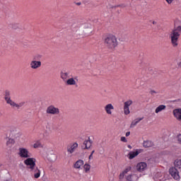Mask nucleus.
<instances>
[{"instance_id": "nucleus-1", "label": "nucleus", "mask_w": 181, "mask_h": 181, "mask_svg": "<svg viewBox=\"0 0 181 181\" xmlns=\"http://www.w3.org/2000/svg\"><path fill=\"white\" fill-rule=\"evenodd\" d=\"M180 35L181 25L175 27L174 29L171 30L169 37L173 47H177V46H179V37H180Z\"/></svg>"}, {"instance_id": "nucleus-2", "label": "nucleus", "mask_w": 181, "mask_h": 181, "mask_svg": "<svg viewBox=\"0 0 181 181\" xmlns=\"http://www.w3.org/2000/svg\"><path fill=\"white\" fill-rule=\"evenodd\" d=\"M4 100L6 103V104H8V105H11L12 108H16L17 110H19L21 108V107H23L25 105V102H20L19 103H15L11 98V91L8 90H6L4 91Z\"/></svg>"}, {"instance_id": "nucleus-3", "label": "nucleus", "mask_w": 181, "mask_h": 181, "mask_svg": "<svg viewBox=\"0 0 181 181\" xmlns=\"http://www.w3.org/2000/svg\"><path fill=\"white\" fill-rule=\"evenodd\" d=\"M105 45L109 49H115L118 46V41L115 35H109L105 39Z\"/></svg>"}, {"instance_id": "nucleus-4", "label": "nucleus", "mask_w": 181, "mask_h": 181, "mask_svg": "<svg viewBox=\"0 0 181 181\" xmlns=\"http://www.w3.org/2000/svg\"><path fill=\"white\" fill-rule=\"evenodd\" d=\"M18 155L22 159H27L28 158H30L32 154L29 151V149H28L25 147H20L18 148Z\"/></svg>"}, {"instance_id": "nucleus-5", "label": "nucleus", "mask_w": 181, "mask_h": 181, "mask_svg": "<svg viewBox=\"0 0 181 181\" xmlns=\"http://www.w3.org/2000/svg\"><path fill=\"white\" fill-rule=\"evenodd\" d=\"M23 163L26 166H28L30 170L36 167V158H35L28 157L23 161Z\"/></svg>"}, {"instance_id": "nucleus-6", "label": "nucleus", "mask_w": 181, "mask_h": 181, "mask_svg": "<svg viewBox=\"0 0 181 181\" xmlns=\"http://www.w3.org/2000/svg\"><path fill=\"white\" fill-rule=\"evenodd\" d=\"M47 114H50L51 115H59L60 114V110L59 107H54V105H49L46 110Z\"/></svg>"}, {"instance_id": "nucleus-7", "label": "nucleus", "mask_w": 181, "mask_h": 181, "mask_svg": "<svg viewBox=\"0 0 181 181\" xmlns=\"http://www.w3.org/2000/svg\"><path fill=\"white\" fill-rule=\"evenodd\" d=\"M169 173L175 179V180H179L180 179V175H179V171L176 168L172 167L169 169Z\"/></svg>"}, {"instance_id": "nucleus-8", "label": "nucleus", "mask_w": 181, "mask_h": 181, "mask_svg": "<svg viewBox=\"0 0 181 181\" xmlns=\"http://www.w3.org/2000/svg\"><path fill=\"white\" fill-rule=\"evenodd\" d=\"M132 105V100H127L124 103V115H128L130 114L131 111H129V107Z\"/></svg>"}, {"instance_id": "nucleus-9", "label": "nucleus", "mask_w": 181, "mask_h": 181, "mask_svg": "<svg viewBox=\"0 0 181 181\" xmlns=\"http://www.w3.org/2000/svg\"><path fill=\"white\" fill-rule=\"evenodd\" d=\"M42 62L33 60L30 63V67L33 69V70H37L39 67H41Z\"/></svg>"}, {"instance_id": "nucleus-10", "label": "nucleus", "mask_w": 181, "mask_h": 181, "mask_svg": "<svg viewBox=\"0 0 181 181\" xmlns=\"http://www.w3.org/2000/svg\"><path fill=\"white\" fill-rule=\"evenodd\" d=\"M104 110L107 115H112V111H114V105H112L111 103H108L104 107Z\"/></svg>"}, {"instance_id": "nucleus-11", "label": "nucleus", "mask_w": 181, "mask_h": 181, "mask_svg": "<svg viewBox=\"0 0 181 181\" xmlns=\"http://www.w3.org/2000/svg\"><path fill=\"white\" fill-rule=\"evenodd\" d=\"M11 135L12 138H14V139H19V138L22 136V132L19 130H16V129H13L11 132Z\"/></svg>"}, {"instance_id": "nucleus-12", "label": "nucleus", "mask_w": 181, "mask_h": 181, "mask_svg": "<svg viewBox=\"0 0 181 181\" xmlns=\"http://www.w3.org/2000/svg\"><path fill=\"white\" fill-rule=\"evenodd\" d=\"M83 165L84 160L79 159L74 164V169H77L78 170H81V169H83Z\"/></svg>"}, {"instance_id": "nucleus-13", "label": "nucleus", "mask_w": 181, "mask_h": 181, "mask_svg": "<svg viewBox=\"0 0 181 181\" xmlns=\"http://www.w3.org/2000/svg\"><path fill=\"white\" fill-rule=\"evenodd\" d=\"M77 81H78L77 77L69 78L65 83L66 86H77Z\"/></svg>"}, {"instance_id": "nucleus-14", "label": "nucleus", "mask_w": 181, "mask_h": 181, "mask_svg": "<svg viewBox=\"0 0 181 181\" xmlns=\"http://www.w3.org/2000/svg\"><path fill=\"white\" fill-rule=\"evenodd\" d=\"M142 152V149H136L135 151H130L128 153L129 159H134V158L139 156Z\"/></svg>"}, {"instance_id": "nucleus-15", "label": "nucleus", "mask_w": 181, "mask_h": 181, "mask_svg": "<svg viewBox=\"0 0 181 181\" xmlns=\"http://www.w3.org/2000/svg\"><path fill=\"white\" fill-rule=\"evenodd\" d=\"M30 172L34 173V177L35 179H39L40 177V174L42 173V171L39 170L37 167H34V168L30 170Z\"/></svg>"}, {"instance_id": "nucleus-16", "label": "nucleus", "mask_w": 181, "mask_h": 181, "mask_svg": "<svg viewBox=\"0 0 181 181\" xmlns=\"http://www.w3.org/2000/svg\"><path fill=\"white\" fill-rule=\"evenodd\" d=\"M147 166L148 165L146 163H144V162L139 163L136 165V170L139 172H144V170H145V169H146Z\"/></svg>"}, {"instance_id": "nucleus-17", "label": "nucleus", "mask_w": 181, "mask_h": 181, "mask_svg": "<svg viewBox=\"0 0 181 181\" xmlns=\"http://www.w3.org/2000/svg\"><path fill=\"white\" fill-rule=\"evenodd\" d=\"M70 73L66 72V71H61L60 73V77L66 83V80L70 78Z\"/></svg>"}, {"instance_id": "nucleus-18", "label": "nucleus", "mask_w": 181, "mask_h": 181, "mask_svg": "<svg viewBox=\"0 0 181 181\" xmlns=\"http://www.w3.org/2000/svg\"><path fill=\"white\" fill-rule=\"evenodd\" d=\"M78 148V144L76 142L74 143L69 148H67L68 153H74L76 151V148Z\"/></svg>"}, {"instance_id": "nucleus-19", "label": "nucleus", "mask_w": 181, "mask_h": 181, "mask_svg": "<svg viewBox=\"0 0 181 181\" xmlns=\"http://www.w3.org/2000/svg\"><path fill=\"white\" fill-rule=\"evenodd\" d=\"M173 115L174 117L178 119L179 121L181 120V109H175L173 110Z\"/></svg>"}, {"instance_id": "nucleus-20", "label": "nucleus", "mask_w": 181, "mask_h": 181, "mask_svg": "<svg viewBox=\"0 0 181 181\" xmlns=\"http://www.w3.org/2000/svg\"><path fill=\"white\" fill-rule=\"evenodd\" d=\"M91 145H93V141L90 140V137H88V140H85L83 141V146H85L84 149H90L91 148Z\"/></svg>"}, {"instance_id": "nucleus-21", "label": "nucleus", "mask_w": 181, "mask_h": 181, "mask_svg": "<svg viewBox=\"0 0 181 181\" xmlns=\"http://www.w3.org/2000/svg\"><path fill=\"white\" fill-rule=\"evenodd\" d=\"M126 180L128 181H136L138 180V175L136 174H131L126 176Z\"/></svg>"}, {"instance_id": "nucleus-22", "label": "nucleus", "mask_w": 181, "mask_h": 181, "mask_svg": "<svg viewBox=\"0 0 181 181\" xmlns=\"http://www.w3.org/2000/svg\"><path fill=\"white\" fill-rule=\"evenodd\" d=\"M164 110H166V105H160L156 108L155 112L156 114H159V112H162V111H164Z\"/></svg>"}, {"instance_id": "nucleus-23", "label": "nucleus", "mask_w": 181, "mask_h": 181, "mask_svg": "<svg viewBox=\"0 0 181 181\" xmlns=\"http://www.w3.org/2000/svg\"><path fill=\"white\" fill-rule=\"evenodd\" d=\"M143 119H144V117L135 119L134 120H133L132 122V124L130 125V128H134V127H136V125L137 124H139V122H141V121H142Z\"/></svg>"}, {"instance_id": "nucleus-24", "label": "nucleus", "mask_w": 181, "mask_h": 181, "mask_svg": "<svg viewBox=\"0 0 181 181\" xmlns=\"http://www.w3.org/2000/svg\"><path fill=\"white\" fill-rule=\"evenodd\" d=\"M143 146L144 148H152V146H153V142H152V141H144L143 142Z\"/></svg>"}, {"instance_id": "nucleus-25", "label": "nucleus", "mask_w": 181, "mask_h": 181, "mask_svg": "<svg viewBox=\"0 0 181 181\" xmlns=\"http://www.w3.org/2000/svg\"><path fill=\"white\" fill-rule=\"evenodd\" d=\"M15 144V139L12 138H8V141L6 143V146L8 148H12V146Z\"/></svg>"}, {"instance_id": "nucleus-26", "label": "nucleus", "mask_w": 181, "mask_h": 181, "mask_svg": "<svg viewBox=\"0 0 181 181\" xmlns=\"http://www.w3.org/2000/svg\"><path fill=\"white\" fill-rule=\"evenodd\" d=\"M83 171L85 173H90V170L91 169V165L88 163L83 164Z\"/></svg>"}, {"instance_id": "nucleus-27", "label": "nucleus", "mask_w": 181, "mask_h": 181, "mask_svg": "<svg viewBox=\"0 0 181 181\" xmlns=\"http://www.w3.org/2000/svg\"><path fill=\"white\" fill-rule=\"evenodd\" d=\"M174 166L177 169H181V159H176L174 161Z\"/></svg>"}, {"instance_id": "nucleus-28", "label": "nucleus", "mask_w": 181, "mask_h": 181, "mask_svg": "<svg viewBox=\"0 0 181 181\" xmlns=\"http://www.w3.org/2000/svg\"><path fill=\"white\" fill-rule=\"evenodd\" d=\"M41 59H42V55L37 54L33 57V60H35V62H39V60H40Z\"/></svg>"}, {"instance_id": "nucleus-29", "label": "nucleus", "mask_w": 181, "mask_h": 181, "mask_svg": "<svg viewBox=\"0 0 181 181\" xmlns=\"http://www.w3.org/2000/svg\"><path fill=\"white\" fill-rule=\"evenodd\" d=\"M91 23H85L84 24H83V28H85V29H90V28H91Z\"/></svg>"}, {"instance_id": "nucleus-30", "label": "nucleus", "mask_w": 181, "mask_h": 181, "mask_svg": "<svg viewBox=\"0 0 181 181\" xmlns=\"http://www.w3.org/2000/svg\"><path fill=\"white\" fill-rule=\"evenodd\" d=\"M131 169H132L131 167H127V168H126L124 170V171L122 172L123 174L127 175V173H128V172H131Z\"/></svg>"}, {"instance_id": "nucleus-31", "label": "nucleus", "mask_w": 181, "mask_h": 181, "mask_svg": "<svg viewBox=\"0 0 181 181\" xmlns=\"http://www.w3.org/2000/svg\"><path fill=\"white\" fill-rule=\"evenodd\" d=\"M40 141H37L36 143L34 144L33 148H40Z\"/></svg>"}, {"instance_id": "nucleus-32", "label": "nucleus", "mask_w": 181, "mask_h": 181, "mask_svg": "<svg viewBox=\"0 0 181 181\" xmlns=\"http://www.w3.org/2000/svg\"><path fill=\"white\" fill-rule=\"evenodd\" d=\"M125 176V174H123V173H121L119 175V180H122L124 179V177Z\"/></svg>"}, {"instance_id": "nucleus-33", "label": "nucleus", "mask_w": 181, "mask_h": 181, "mask_svg": "<svg viewBox=\"0 0 181 181\" xmlns=\"http://www.w3.org/2000/svg\"><path fill=\"white\" fill-rule=\"evenodd\" d=\"M120 141H122V142H128V141L127 140V138H125V136L121 137Z\"/></svg>"}, {"instance_id": "nucleus-34", "label": "nucleus", "mask_w": 181, "mask_h": 181, "mask_svg": "<svg viewBox=\"0 0 181 181\" xmlns=\"http://www.w3.org/2000/svg\"><path fill=\"white\" fill-rule=\"evenodd\" d=\"M167 4H168V5H170V4H172V2H173V0H165Z\"/></svg>"}, {"instance_id": "nucleus-35", "label": "nucleus", "mask_w": 181, "mask_h": 181, "mask_svg": "<svg viewBox=\"0 0 181 181\" xmlns=\"http://www.w3.org/2000/svg\"><path fill=\"white\" fill-rule=\"evenodd\" d=\"M157 93H156V91H155V90H151L150 91V94H151L152 95H153V94H156Z\"/></svg>"}, {"instance_id": "nucleus-36", "label": "nucleus", "mask_w": 181, "mask_h": 181, "mask_svg": "<svg viewBox=\"0 0 181 181\" xmlns=\"http://www.w3.org/2000/svg\"><path fill=\"white\" fill-rule=\"evenodd\" d=\"M129 135H131V132H127L126 133V136H129Z\"/></svg>"}, {"instance_id": "nucleus-37", "label": "nucleus", "mask_w": 181, "mask_h": 181, "mask_svg": "<svg viewBox=\"0 0 181 181\" xmlns=\"http://www.w3.org/2000/svg\"><path fill=\"white\" fill-rule=\"evenodd\" d=\"M89 159H90V160L93 159V154H90V155L89 156Z\"/></svg>"}, {"instance_id": "nucleus-38", "label": "nucleus", "mask_w": 181, "mask_h": 181, "mask_svg": "<svg viewBox=\"0 0 181 181\" xmlns=\"http://www.w3.org/2000/svg\"><path fill=\"white\" fill-rule=\"evenodd\" d=\"M128 148H129V149H132V146H131V145H129V146H128Z\"/></svg>"}, {"instance_id": "nucleus-39", "label": "nucleus", "mask_w": 181, "mask_h": 181, "mask_svg": "<svg viewBox=\"0 0 181 181\" xmlns=\"http://www.w3.org/2000/svg\"><path fill=\"white\" fill-rule=\"evenodd\" d=\"M153 25H156V21H153Z\"/></svg>"}, {"instance_id": "nucleus-40", "label": "nucleus", "mask_w": 181, "mask_h": 181, "mask_svg": "<svg viewBox=\"0 0 181 181\" xmlns=\"http://www.w3.org/2000/svg\"><path fill=\"white\" fill-rule=\"evenodd\" d=\"M94 152H95V151L93 150L90 154L93 155Z\"/></svg>"}]
</instances>
